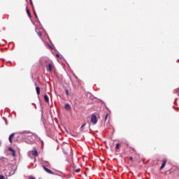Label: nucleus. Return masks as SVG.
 Here are the masks:
<instances>
[{
	"label": "nucleus",
	"instance_id": "7",
	"mask_svg": "<svg viewBox=\"0 0 179 179\" xmlns=\"http://www.w3.org/2000/svg\"><path fill=\"white\" fill-rule=\"evenodd\" d=\"M32 156H34L35 157H37V156H38V154L37 153V150H36V148H34V150L32 151Z\"/></svg>",
	"mask_w": 179,
	"mask_h": 179
},
{
	"label": "nucleus",
	"instance_id": "2",
	"mask_svg": "<svg viewBox=\"0 0 179 179\" xmlns=\"http://www.w3.org/2000/svg\"><path fill=\"white\" fill-rule=\"evenodd\" d=\"M91 122L94 125H95V124H97V117L96 116V115H92V117H91Z\"/></svg>",
	"mask_w": 179,
	"mask_h": 179
},
{
	"label": "nucleus",
	"instance_id": "16",
	"mask_svg": "<svg viewBox=\"0 0 179 179\" xmlns=\"http://www.w3.org/2000/svg\"><path fill=\"white\" fill-rule=\"evenodd\" d=\"M76 173H80V169H78L75 171Z\"/></svg>",
	"mask_w": 179,
	"mask_h": 179
},
{
	"label": "nucleus",
	"instance_id": "19",
	"mask_svg": "<svg viewBox=\"0 0 179 179\" xmlns=\"http://www.w3.org/2000/svg\"><path fill=\"white\" fill-rule=\"evenodd\" d=\"M0 179H5V176L0 175Z\"/></svg>",
	"mask_w": 179,
	"mask_h": 179
},
{
	"label": "nucleus",
	"instance_id": "12",
	"mask_svg": "<svg viewBox=\"0 0 179 179\" xmlns=\"http://www.w3.org/2000/svg\"><path fill=\"white\" fill-rule=\"evenodd\" d=\"M0 160H1L2 162H8V159L3 157H0Z\"/></svg>",
	"mask_w": 179,
	"mask_h": 179
},
{
	"label": "nucleus",
	"instance_id": "4",
	"mask_svg": "<svg viewBox=\"0 0 179 179\" xmlns=\"http://www.w3.org/2000/svg\"><path fill=\"white\" fill-rule=\"evenodd\" d=\"M43 169L48 173V174H54V172L48 169V168L45 167V166H43Z\"/></svg>",
	"mask_w": 179,
	"mask_h": 179
},
{
	"label": "nucleus",
	"instance_id": "17",
	"mask_svg": "<svg viewBox=\"0 0 179 179\" xmlns=\"http://www.w3.org/2000/svg\"><path fill=\"white\" fill-rule=\"evenodd\" d=\"M38 36L39 37H41L42 34H41V31H38Z\"/></svg>",
	"mask_w": 179,
	"mask_h": 179
},
{
	"label": "nucleus",
	"instance_id": "11",
	"mask_svg": "<svg viewBox=\"0 0 179 179\" xmlns=\"http://www.w3.org/2000/svg\"><path fill=\"white\" fill-rule=\"evenodd\" d=\"M36 90L37 94L40 95V87H36Z\"/></svg>",
	"mask_w": 179,
	"mask_h": 179
},
{
	"label": "nucleus",
	"instance_id": "10",
	"mask_svg": "<svg viewBox=\"0 0 179 179\" xmlns=\"http://www.w3.org/2000/svg\"><path fill=\"white\" fill-rule=\"evenodd\" d=\"M27 13L29 16V17H31V14L30 13V10H29V8H27Z\"/></svg>",
	"mask_w": 179,
	"mask_h": 179
},
{
	"label": "nucleus",
	"instance_id": "25",
	"mask_svg": "<svg viewBox=\"0 0 179 179\" xmlns=\"http://www.w3.org/2000/svg\"><path fill=\"white\" fill-rule=\"evenodd\" d=\"M1 143L0 142V146H1Z\"/></svg>",
	"mask_w": 179,
	"mask_h": 179
},
{
	"label": "nucleus",
	"instance_id": "13",
	"mask_svg": "<svg viewBox=\"0 0 179 179\" xmlns=\"http://www.w3.org/2000/svg\"><path fill=\"white\" fill-rule=\"evenodd\" d=\"M65 92H66V96H69V90H65Z\"/></svg>",
	"mask_w": 179,
	"mask_h": 179
},
{
	"label": "nucleus",
	"instance_id": "24",
	"mask_svg": "<svg viewBox=\"0 0 179 179\" xmlns=\"http://www.w3.org/2000/svg\"><path fill=\"white\" fill-rule=\"evenodd\" d=\"M30 3H31V4H33V2L31 1H30Z\"/></svg>",
	"mask_w": 179,
	"mask_h": 179
},
{
	"label": "nucleus",
	"instance_id": "5",
	"mask_svg": "<svg viewBox=\"0 0 179 179\" xmlns=\"http://www.w3.org/2000/svg\"><path fill=\"white\" fill-rule=\"evenodd\" d=\"M13 138H15V133H13L10 135L8 141L10 142V143H12L13 141Z\"/></svg>",
	"mask_w": 179,
	"mask_h": 179
},
{
	"label": "nucleus",
	"instance_id": "15",
	"mask_svg": "<svg viewBox=\"0 0 179 179\" xmlns=\"http://www.w3.org/2000/svg\"><path fill=\"white\" fill-rule=\"evenodd\" d=\"M107 118H108V113H107V114L106 115L105 121H107Z\"/></svg>",
	"mask_w": 179,
	"mask_h": 179
},
{
	"label": "nucleus",
	"instance_id": "21",
	"mask_svg": "<svg viewBox=\"0 0 179 179\" xmlns=\"http://www.w3.org/2000/svg\"><path fill=\"white\" fill-rule=\"evenodd\" d=\"M29 179H36L34 176H29Z\"/></svg>",
	"mask_w": 179,
	"mask_h": 179
},
{
	"label": "nucleus",
	"instance_id": "6",
	"mask_svg": "<svg viewBox=\"0 0 179 179\" xmlns=\"http://www.w3.org/2000/svg\"><path fill=\"white\" fill-rule=\"evenodd\" d=\"M8 150H9V152H13V154H12L13 157H15L16 156V152H15V150L13 149H12V148H9Z\"/></svg>",
	"mask_w": 179,
	"mask_h": 179
},
{
	"label": "nucleus",
	"instance_id": "22",
	"mask_svg": "<svg viewBox=\"0 0 179 179\" xmlns=\"http://www.w3.org/2000/svg\"><path fill=\"white\" fill-rule=\"evenodd\" d=\"M56 57H57V58H59V54H57V55H56Z\"/></svg>",
	"mask_w": 179,
	"mask_h": 179
},
{
	"label": "nucleus",
	"instance_id": "9",
	"mask_svg": "<svg viewBox=\"0 0 179 179\" xmlns=\"http://www.w3.org/2000/svg\"><path fill=\"white\" fill-rule=\"evenodd\" d=\"M64 108H65V110H68L69 111L71 110V105H69L68 103L66 104L65 106H64Z\"/></svg>",
	"mask_w": 179,
	"mask_h": 179
},
{
	"label": "nucleus",
	"instance_id": "8",
	"mask_svg": "<svg viewBox=\"0 0 179 179\" xmlns=\"http://www.w3.org/2000/svg\"><path fill=\"white\" fill-rule=\"evenodd\" d=\"M44 100L46 103H50V99L48 98V95L47 94L44 95Z\"/></svg>",
	"mask_w": 179,
	"mask_h": 179
},
{
	"label": "nucleus",
	"instance_id": "20",
	"mask_svg": "<svg viewBox=\"0 0 179 179\" xmlns=\"http://www.w3.org/2000/svg\"><path fill=\"white\" fill-rule=\"evenodd\" d=\"M34 15L36 19H38V17L37 16V13H36V12H34Z\"/></svg>",
	"mask_w": 179,
	"mask_h": 179
},
{
	"label": "nucleus",
	"instance_id": "1",
	"mask_svg": "<svg viewBox=\"0 0 179 179\" xmlns=\"http://www.w3.org/2000/svg\"><path fill=\"white\" fill-rule=\"evenodd\" d=\"M53 70H54V64L49 63L46 66L47 72H50L51 73V72H52Z\"/></svg>",
	"mask_w": 179,
	"mask_h": 179
},
{
	"label": "nucleus",
	"instance_id": "3",
	"mask_svg": "<svg viewBox=\"0 0 179 179\" xmlns=\"http://www.w3.org/2000/svg\"><path fill=\"white\" fill-rule=\"evenodd\" d=\"M166 164H167V159L163 160L162 164L161 167L159 168V170H163V169H164V167H166Z\"/></svg>",
	"mask_w": 179,
	"mask_h": 179
},
{
	"label": "nucleus",
	"instance_id": "14",
	"mask_svg": "<svg viewBox=\"0 0 179 179\" xmlns=\"http://www.w3.org/2000/svg\"><path fill=\"white\" fill-rule=\"evenodd\" d=\"M115 149H120V143L116 144Z\"/></svg>",
	"mask_w": 179,
	"mask_h": 179
},
{
	"label": "nucleus",
	"instance_id": "18",
	"mask_svg": "<svg viewBox=\"0 0 179 179\" xmlns=\"http://www.w3.org/2000/svg\"><path fill=\"white\" fill-rule=\"evenodd\" d=\"M129 160H130V162H134V157H129Z\"/></svg>",
	"mask_w": 179,
	"mask_h": 179
},
{
	"label": "nucleus",
	"instance_id": "23",
	"mask_svg": "<svg viewBox=\"0 0 179 179\" xmlns=\"http://www.w3.org/2000/svg\"><path fill=\"white\" fill-rule=\"evenodd\" d=\"M85 125H86V124H83V125L81 126V128H83V127H85Z\"/></svg>",
	"mask_w": 179,
	"mask_h": 179
}]
</instances>
